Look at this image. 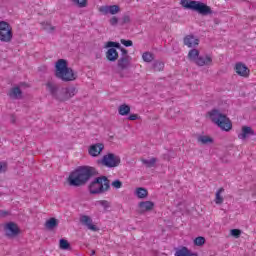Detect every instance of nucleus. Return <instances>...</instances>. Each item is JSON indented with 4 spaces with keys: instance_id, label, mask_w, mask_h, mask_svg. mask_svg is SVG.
<instances>
[{
    "instance_id": "4be33fe9",
    "label": "nucleus",
    "mask_w": 256,
    "mask_h": 256,
    "mask_svg": "<svg viewBox=\"0 0 256 256\" xmlns=\"http://www.w3.org/2000/svg\"><path fill=\"white\" fill-rule=\"evenodd\" d=\"M118 113L122 116L129 115L131 113V107L127 104H122L118 108Z\"/></svg>"
},
{
    "instance_id": "6e6552de",
    "label": "nucleus",
    "mask_w": 256,
    "mask_h": 256,
    "mask_svg": "<svg viewBox=\"0 0 256 256\" xmlns=\"http://www.w3.org/2000/svg\"><path fill=\"white\" fill-rule=\"evenodd\" d=\"M99 165H104V167H119L121 163V158L119 156L109 153L103 156L101 160H98Z\"/></svg>"
},
{
    "instance_id": "aec40b11",
    "label": "nucleus",
    "mask_w": 256,
    "mask_h": 256,
    "mask_svg": "<svg viewBox=\"0 0 256 256\" xmlns=\"http://www.w3.org/2000/svg\"><path fill=\"white\" fill-rule=\"evenodd\" d=\"M22 95H23V92L19 87L12 88L8 93V96L10 99H21Z\"/></svg>"
},
{
    "instance_id": "37998d69",
    "label": "nucleus",
    "mask_w": 256,
    "mask_h": 256,
    "mask_svg": "<svg viewBox=\"0 0 256 256\" xmlns=\"http://www.w3.org/2000/svg\"><path fill=\"white\" fill-rule=\"evenodd\" d=\"M109 22H110V25L115 26V25H117V23H119V18H117V16H114V17H112V18L109 20Z\"/></svg>"
},
{
    "instance_id": "5701e85b",
    "label": "nucleus",
    "mask_w": 256,
    "mask_h": 256,
    "mask_svg": "<svg viewBox=\"0 0 256 256\" xmlns=\"http://www.w3.org/2000/svg\"><path fill=\"white\" fill-rule=\"evenodd\" d=\"M199 57V50L197 49H192L188 52V59L194 63H197V59H199Z\"/></svg>"
},
{
    "instance_id": "393cba45",
    "label": "nucleus",
    "mask_w": 256,
    "mask_h": 256,
    "mask_svg": "<svg viewBox=\"0 0 256 256\" xmlns=\"http://www.w3.org/2000/svg\"><path fill=\"white\" fill-rule=\"evenodd\" d=\"M136 195L138 199H146V197L149 195V192L145 188H137L136 189Z\"/></svg>"
},
{
    "instance_id": "9b49d317",
    "label": "nucleus",
    "mask_w": 256,
    "mask_h": 256,
    "mask_svg": "<svg viewBox=\"0 0 256 256\" xmlns=\"http://www.w3.org/2000/svg\"><path fill=\"white\" fill-rule=\"evenodd\" d=\"M129 67H131V58H120L118 59L117 62V73H119V75L121 77H123V71H125V69H129Z\"/></svg>"
},
{
    "instance_id": "f704fd0d",
    "label": "nucleus",
    "mask_w": 256,
    "mask_h": 256,
    "mask_svg": "<svg viewBox=\"0 0 256 256\" xmlns=\"http://www.w3.org/2000/svg\"><path fill=\"white\" fill-rule=\"evenodd\" d=\"M106 47H109L110 49H113V47H116L117 49H121V44L117 42H107Z\"/></svg>"
},
{
    "instance_id": "f8f14e48",
    "label": "nucleus",
    "mask_w": 256,
    "mask_h": 256,
    "mask_svg": "<svg viewBox=\"0 0 256 256\" xmlns=\"http://www.w3.org/2000/svg\"><path fill=\"white\" fill-rule=\"evenodd\" d=\"M234 70L240 77H249V68L241 62L236 63Z\"/></svg>"
},
{
    "instance_id": "0eeeda50",
    "label": "nucleus",
    "mask_w": 256,
    "mask_h": 256,
    "mask_svg": "<svg viewBox=\"0 0 256 256\" xmlns=\"http://www.w3.org/2000/svg\"><path fill=\"white\" fill-rule=\"evenodd\" d=\"M0 41L2 43L13 41V27L6 21H0Z\"/></svg>"
},
{
    "instance_id": "79ce46f5",
    "label": "nucleus",
    "mask_w": 256,
    "mask_h": 256,
    "mask_svg": "<svg viewBox=\"0 0 256 256\" xmlns=\"http://www.w3.org/2000/svg\"><path fill=\"white\" fill-rule=\"evenodd\" d=\"M99 11L104 13V15H107L109 13V6H102L99 8Z\"/></svg>"
},
{
    "instance_id": "58836bf2",
    "label": "nucleus",
    "mask_w": 256,
    "mask_h": 256,
    "mask_svg": "<svg viewBox=\"0 0 256 256\" xmlns=\"http://www.w3.org/2000/svg\"><path fill=\"white\" fill-rule=\"evenodd\" d=\"M121 57L120 58H128L131 59V56H129V51H127V49L125 48H121Z\"/></svg>"
},
{
    "instance_id": "7ed1b4c3",
    "label": "nucleus",
    "mask_w": 256,
    "mask_h": 256,
    "mask_svg": "<svg viewBox=\"0 0 256 256\" xmlns=\"http://www.w3.org/2000/svg\"><path fill=\"white\" fill-rule=\"evenodd\" d=\"M55 76L64 82L75 81L77 74L69 68L67 60L59 59L55 64Z\"/></svg>"
},
{
    "instance_id": "a211bd4d",
    "label": "nucleus",
    "mask_w": 256,
    "mask_h": 256,
    "mask_svg": "<svg viewBox=\"0 0 256 256\" xmlns=\"http://www.w3.org/2000/svg\"><path fill=\"white\" fill-rule=\"evenodd\" d=\"M106 59L112 63H115V61L119 59V52H117V49L109 48L106 52Z\"/></svg>"
},
{
    "instance_id": "de8ad7c7",
    "label": "nucleus",
    "mask_w": 256,
    "mask_h": 256,
    "mask_svg": "<svg viewBox=\"0 0 256 256\" xmlns=\"http://www.w3.org/2000/svg\"><path fill=\"white\" fill-rule=\"evenodd\" d=\"M91 255H95V250H92V251H91Z\"/></svg>"
},
{
    "instance_id": "f3484780",
    "label": "nucleus",
    "mask_w": 256,
    "mask_h": 256,
    "mask_svg": "<svg viewBox=\"0 0 256 256\" xmlns=\"http://www.w3.org/2000/svg\"><path fill=\"white\" fill-rule=\"evenodd\" d=\"M174 256H198L197 253L191 252L189 248L182 246L180 248H175Z\"/></svg>"
},
{
    "instance_id": "c756f323",
    "label": "nucleus",
    "mask_w": 256,
    "mask_h": 256,
    "mask_svg": "<svg viewBox=\"0 0 256 256\" xmlns=\"http://www.w3.org/2000/svg\"><path fill=\"white\" fill-rule=\"evenodd\" d=\"M42 27L44 31H48L49 33H53V31H55V26H52L50 23L47 22L42 23Z\"/></svg>"
},
{
    "instance_id": "72a5a7b5",
    "label": "nucleus",
    "mask_w": 256,
    "mask_h": 256,
    "mask_svg": "<svg viewBox=\"0 0 256 256\" xmlns=\"http://www.w3.org/2000/svg\"><path fill=\"white\" fill-rule=\"evenodd\" d=\"M72 2L80 8L87 7V0H72Z\"/></svg>"
},
{
    "instance_id": "9d476101",
    "label": "nucleus",
    "mask_w": 256,
    "mask_h": 256,
    "mask_svg": "<svg viewBox=\"0 0 256 256\" xmlns=\"http://www.w3.org/2000/svg\"><path fill=\"white\" fill-rule=\"evenodd\" d=\"M155 209V203L153 201H142L138 204V213L139 215H143L145 213H149Z\"/></svg>"
},
{
    "instance_id": "ddd939ff",
    "label": "nucleus",
    "mask_w": 256,
    "mask_h": 256,
    "mask_svg": "<svg viewBox=\"0 0 256 256\" xmlns=\"http://www.w3.org/2000/svg\"><path fill=\"white\" fill-rule=\"evenodd\" d=\"M103 149H105V145H103L102 143H97L90 146L88 153L89 155H91V157H99Z\"/></svg>"
},
{
    "instance_id": "2f4dec72",
    "label": "nucleus",
    "mask_w": 256,
    "mask_h": 256,
    "mask_svg": "<svg viewBox=\"0 0 256 256\" xmlns=\"http://www.w3.org/2000/svg\"><path fill=\"white\" fill-rule=\"evenodd\" d=\"M194 245H197V247H201L205 245V237L199 236L194 240Z\"/></svg>"
},
{
    "instance_id": "f03ea898",
    "label": "nucleus",
    "mask_w": 256,
    "mask_h": 256,
    "mask_svg": "<svg viewBox=\"0 0 256 256\" xmlns=\"http://www.w3.org/2000/svg\"><path fill=\"white\" fill-rule=\"evenodd\" d=\"M46 87L50 95L60 103H65V101H69V99H72V97L77 95V88L75 86H68L59 89V86L55 84V82L48 81L46 83Z\"/></svg>"
},
{
    "instance_id": "2eb2a0df",
    "label": "nucleus",
    "mask_w": 256,
    "mask_h": 256,
    "mask_svg": "<svg viewBox=\"0 0 256 256\" xmlns=\"http://www.w3.org/2000/svg\"><path fill=\"white\" fill-rule=\"evenodd\" d=\"M196 64L198 67H205L213 64V58L209 55L206 56H200L196 60Z\"/></svg>"
},
{
    "instance_id": "c03bdc74",
    "label": "nucleus",
    "mask_w": 256,
    "mask_h": 256,
    "mask_svg": "<svg viewBox=\"0 0 256 256\" xmlns=\"http://www.w3.org/2000/svg\"><path fill=\"white\" fill-rule=\"evenodd\" d=\"M123 23H131V17L129 15H124L123 16Z\"/></svg>"
},
{
    "instance_id": "49530a36",
    "label": "nucleus",
    "mask_w": 256,
    "mask_h": 256,
    "mask_svg": "<svg viewBox=\"0 0 256 256\" xmlns=\"http://www.w3.org/2000/svg\"><path fill=\"white\" fill-rule=\"evenodd\" d=\"M9 215V212L7 211H0V217H7Z\"/></svg>"
},
{
    "instance_id": "f257e3e1",
    "label": "nucleus",
    "mask_w": 256,
    "mask_h": 256,
    "mask_svg": "<svg viewBox=\"0 0 256 256\" xmlns=\"http://www.w3.org/2000/svg\"><path fill=\"white\" fill-rule=\"evenodd\" d=\"M98 175L97 169L90 166H81L72 171L68 177V184L70 187H83L89 183L91 177Z\"/></svg>"
},
{
    "instance_id": "423d86ee",
    "label": "nucleus",
    "mask_w": 256,
    "mask_h": 256,
    "mask_svg": "<svg viewBox=\"0 0 256 256\" xmlns=\"http://www.w3.org/2000/svg\"><path fill=\"white\" fill-rule=\"evenodd\" d=\"M211 121L219 126L222 131H231L233 125L227 115L221 113L219 110H212L208 113Z\"/></svg>"
},
{
    "instance_id": "20e7f679",
    "label": "nucleus",
    "mask_w": 256,
    "mask_h": 256,
    "mask_svg": "<svg viewBox=\"0 0 256 256\" xmlns=\"http://www.w3.org/2000/svg\"><path fill=\"white\" fill-rule=\"evenodd\" d=\"M111 189V180L107 176L96 177L88 186L90 195H103Z\"/></svg>"
},
{
    "instance_id": "473e14b6",
    "label": "nucleus",
    "mask_w": 256,
    "mask_h": 256,
    "mask_svg": "<svg viewBox=\"0 0 256 256\" xmlns=\"http://www.w3.org/2000/svg\"><path fill=\"white\" fill-rule=\"evenodd\" d=\"M165 69V64L163 62H155L154 63V71H163Z\"/></svg>"
},
{
    "instance_id": "a878e982",
    "label": "nucleus",
    "mask_w": 256,
    "mask_h": 256,
    "mask_svg": "<svg viewBox=\"0 0 256 256\" xmlns=\"http://www.w3.org/2000/svg\"><path fill=\"white\" fill-rule=\"evenodd\" d=\"M143 165H145V167L151 168V167H155L156 163H157V158H151L150 160L147 159H141Z\"/></svg>"
},
{
    "instance_id": "1a4fd4ad",
    "label": "nucleus",
    "mask_w": 256,
    "mask_h": 256,
    "mask_svg": "<svg viewBox=\"0 0 256 256\" xmlns=\"http://www.w3.org/2000/svg\"><path fill=\"white\" fill-rule=\"evenodd\" d=\"M4 231H5L6 237H10V238L17 237V235L21 233L19 226H17V224L14 222L7 223L4 226Z\"/></svg>"
},
{
    "instance_id": "e433bc0d",
    "label": "nucleus",
    "mask_w": 256,
    "mask_h": 256,
    "mask_svg": "<svg viewBox=\"0 0 256 256\" xmlns=\"http://www.w3.org/2000/svg\"><path fill=\"white\" fill-rule=\"evenodd\" d=\"M112 187H114V189H121L123 182H121V180H115L112 182Z\"/></svg>"
},
{
    "instance_id": "6ab92c4d",
    "label": "nucleus",
    "mask_w": 256,
    "mask_h": 256,
    "mask_svg": "<svg viewBox=\"0 0 256 256\" xmlns=\"http://www.w3.org/2000/svg\"><path fill=\"white\" fill-rule=\"evenodd\" d=\"M249 135H255V131L249 126H243L242 132L238 135V138L242 139V141H245Z\"/></svg>"
},
{
    "instance_id": "c85d7f7f",
    "label": "nucleus",
    "mask_w": 256,
    "mask_h": 256,
    "mask_svg": "<svg viewBox=\"0 0 256 256\" xmlns=\"http://www.w3.org/2000/svg\"><path fill=\"white\" fill-rule=\"evenodd\" d=\"M198 142L202 143V145H207V143H213V139L209 136H199Z\"/></svg>"
},
{
    "instance_id": "bb28decb",
    "label": "nucleus",
    "mask_w": 256,
    "mask_h": 256,
    "mask_svg": "<svg viewBox=\"0 0 256 256\" xmlns=\"http://www.w3.org/2000/svg\"><path fill=\"white\" fill-rule=\"evenodd\" d=\"M59 248L63 251L71 250V244H69V241L65 239H60Z\"/></svg>"
},
{
    "instance_id": "a19ab883",
    "label": "nucleus",
    "mask_w": 256,
    "mask_h": 256,
    "mask_svg": "<svg viewBox=\"0 0 256 256\" xmlns=\"http://www.w3.org/2000/svg\"><path fill=\"white\" fill-rule=\"evenodd\" d=\"M7 171V162H0V173Z\"/></svg>"
},
{
    "instance_id": "7c9ffc66",
    "label": "nucleus",
    "mask_w": 256,
    "mask_h": 256,
    "mask_svg": "<svg viewBox=\"0 0 256 256\" xmlns=\"http://www.w3.org/2000/svg\"><path fill=\"white\" fill-rule=\"evenodd\" d=\"M121 11V8L118 5L109 6V13L110 15H117Z\"/></svg>"
},
{
    "instance_id": "dca6fc26",
    "label": "nucleus",
    "mask_w": 256,
    "mask_h": 256,
    "mask_svg": "<svg viewBox=\"0 0 256 256\" xmlns=\"http://www.w3.org/2000/svg\"><path fill=\"white\" fill-rule=\"evenodd\" d=\"M184 45L189 47L190 49L193 47H197L199 45V39L195 38L193 35H187L183 40Z\"/></svg>"
},
{
    "instance_id": "cd10ccee",
    "label": "nucleus",
    "mask_w": 256,
    "mask_h": 256,
    "mask_svg": "<svg viewBox=\"0 0 256 256\" xmlns=\"http://www.w3.org/2000/svg\"><path fill=\"white\" fill-rule=\"evenodd\" d=\"M142 59L145 61V63H151L155 59V56L151 52H144L142 54Z\"/></svg>"
},
{
    "instance_id": "b1692460",
    "label": "nucleus",
    "mask_w": 256,
    "mask_h": 256,
    "mask_svg": "<svg viewBox=\"0 0 256 256\" xmlns=\"http://www.w3.org/2000/svg\"><path fill=\"white\" fill-rule=\"evenodd\" d=\"M225 189L224 188H219V190L216 192L215 196V203L216 205H223V196H221V193H224Z\"/></svg>"
},
{
    "instance_id": "412c9836",
    "label": "nucleus",
    "mask_w": 256,
    "mask_h": 256,
    "mask_svg": "<svg viewBox=\"0 0 256 256\" xmlns=\"http://www.w3.org/2000/svg\"><path fill=\"white\" fill-rule=\"evenodd\" d=\"M58 226H59V220H57V218H50L45 222V227L49 231H53V229H55Z\"/></svg>"
},
{
    "instance_id": "c9c22d12",
    "label": "nucleus",
    "mask_w": 256,
    "mask_h": 256,
    "mask_svg": "<svg viewBox=\"0 0 256 256\" xmlns=\"http://www.w3.org/2000/svg\"><path fill=\"white\" fill-rule=\"evenodd\" d=\"M230 234L232 235V237H235L236 239H239V237H241V230H239V229H232L230 231Z\"/></svg>"
},
{
    "instance_id": "4c0bfd02",
    "label": "nucleus",
    "mask_w": 256,
    "mask_h": 256,
    "mask_svg": "<svg viewBox=\"0 0 256 256\" xmlns=\"http://www.w3.org/2000/svg\"><path fill=\"white\" fill-rule=\"evenodd\" d=\"M98 205H101V207H104V209H109L111 206L107 200H99Z\"/></svg>"
},
{
    "instance_id": "ea45409f",
    "label": "nucleus",
    "mask_w": 256,
    "mask_h": 256,
    "mask_svg": "<svg viewBox=\"0 0 256 256\" xmlns=\"http://www.w3.org/2000/svg\"><path fill=\"white\" fill-rule=\"evenodd\" d=\"M121 43L125 47H133V41H131V40L121 39Z\"/></svg>"
},
{
    "instance_id": "4468645a",
    "label": "nucleus",
    "mask_w": 256,
    "mask_h": 256,
    "mask_svg": "<svg viewBox=\"0 0 256 256\" xmlns=\"http://www.w3.org/2000/svg\"><path fill=\"white\" fill-rule=\"evenodd\" d=\"M80 222L82 223V225H85L90 231H99L97 226L93 224V219H91V217L87 215L80 217Z\"/></svg>"
},
{
    "instance_id": "39448f33",
    "label": "nucleus",
    "mask_w": 256,
    "mask_h": 256,
    "mask_svg": "<svg viewBox=\"0 0 256 256\" xmlns=\"http://www.w3.org/2000/svg\"><path fill=\"white\" fill-rule=\"evenodd\" d=\"M180 5L184 9H189L190 11H196L199 15L207 16L213 15V10L205 3L195 0H181Z\"/></svg>"
},
{
    "instance_id": "a18cd8bd",
    "label": "nucleus",
    "mask_w": 256,
    "mask_h": 256,
    "mask_svg": "<svg viewBox=\"0 0 256 256\" xmlns=\"http://www.w3.org/2000/svg\"><path fill=\"white\" fill-rule=\"evenodd\" d=\"M138 118H139V116L137 114H131L128 117L129 121H137Z\"/></svg>"
}]
</instances>
